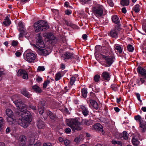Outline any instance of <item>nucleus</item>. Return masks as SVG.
<instances>
[{"label": "nucleus", "mask_w": 146, "mask_h": 146, "mask_svg": "<svg viewBox=\"0 0 146 146\" xmlns=\"http://www.w3.org/2000/svg\"><path fill=\"white\" fill-rule=\"evenodd\" d=\"M15 104L18 108L19 110L15 111V115L18 119L19 125L26 128L32 120V116L29 111L27 110V106L19 100H15Z\"/></svg>", "instance_id": "1"}, {"label": "nucleus", "mask_w": 146, "mask_h": 146, "mask_svg": "<svg viewBox=\"0 0 146 146\" xmlns=\"http://www.w3.org/2000/svg\"><path fill=\"white\" fill-rule=\"evenodd\" d=\"M91 122V120H88L85 119H82L81 123L78 122L76 119H68L66 121L67 124L72 128L73 131H74L76 130H80L82 129V128L81 126V124L82 125H89L90 124Z\"/></svg>", "instance_id": "2"}, {"label": "nucleus", "mask_w": 146, "mask_h": 146, "mask_svg": "<svg viewBox=\"0 0 146 146\" xmlns=\"http://www.w3.org/2000/svg\"><path fill=\"white\" fill-rule=\"evenodd\" d=\"M47 22L45 21L40 20L35 23L34 25L35 31L36 32L45 31L49 28L48 25L46 24Z\"/></svg>", "instance_id": "3"}, {"label": "nucleus", "mask_w": 146, "mask_h": 146, "mask_svg": "<svg viewBox=\"0 0 146 146\" xmlns=\"http://www.w3.org/2000/svg\"><path fill=\"white\" fill-rule=\"evenodd\" d=\"M112 22L116 24L113 30L110 32V36L116 38L118 37L119 32V18L117 15H114L112 16Z\"/></svg>", "instance_id": "4"}, {"label": "nucleus", "mask_w": 146, "mask_h": 146, "mask_svg": "<svg viewBox=\"0 0 146 146\" xmlns=\"http://www.w3.org/2000/svg\"><path fill=\"white\" fill-rule=\"evenodd\" d=\"M44 36L51 40V43L52 45H54L57 42V39L53 34L50 32H47L45 33Z\"/></svg>", "instance_id": "5"}, {"label": "nucleus", "mask_w": 146, "mask_h": 146, "mask_svg": "<svg viewBox=\"0 0 146 146\" xmlns=\"http://www.w3.org/2000/svg\"><path fill=\"white\" fill-rule=\"evenodd\" d=\"M93 11L94 14L97 17H101L103 14V9L102 7L98 6L94 7Z\"/></svg>", "instance_id": "6"}, {"label": "nucleus", "mask_w": 146, "mask_h": 146, "mask_svg": "<svg viewBox=\"0 0 146 146\" xmlns=\"http://www.w3.org/2000/svg\"><path fill=\"white\" fill-rule=\"evenodd\" d=\"M36 38V45L41 48H43L44 47V44L43 42V40L42 37L40 35V33L37 34Z\"/></svg>", "instance_id": "7"}, {"label": "nucleus", "mask_w": 146, "mask_h": 146, "mask_svg": "<svg viewBox=\"0 0 146 146\" xmlns=\"http://www.w3.org/2000/svg\"><path fill=\"white\" fill-rule=\"evenodd\" d=\"M26 58V60L30 62H31L35 60L36 56L35 54L33 53L30 52L27 54Z\"/></svg>", "instance_id": "8"}, {"label": "nucleus", "mask_w": 146, "mask_h": 146, "mask_svg": "<svg viewBox=\"0 0 146 146\" xmlns=\"http://www.w3.org/2000/svg\"><path fill=\"white\" fill-rule=\"evenodd\" d=\"M17 75L19 76H21L24 79L27 80L28 78L27 73L24 70H19L17 72Z\"/></svg>", "instance_id": "9"}, {"label": "nucleus", "mask_w": 146, "mask_h": 146, "mask_svg": "<svg viewBox=\"0 0 146 146\" xmlns=\"http://www.w3.org/2000/svg\"><path fill=\"white\" fill-rule=\"evenodd\" d=\"M94 129L98 131H101L102 135H104V132L103 129V127L100 123H97L93 126Z\"/></svg>", "instance_id": "10"}, {"label": "nucleus", "mask_w": 146, "mask_h": 146, "mask_svg": "<svg viewBox=\"0 0 146 146\" xmlns=\"http://www.w3.org/2000/svg\"><path fill=\"white\" fill-rule=\"evenodd\" d=\"M137 69V72L142 76H145V78L146 76V70L139 66H138Z\"/></svg>", "instance_id": "11"}, {"label": "nucleus", "mask_w": 146, "mask_h": 146, "mask_svg": "<svg viewBox=\"0 0 146 146\" xmlns=\"http://www.w3.org/2000/svg\"><path fill=\"white\" fill-rule=\"evenodd\" d=\"M26 140V137L23 135H21L19 138V146H25L26 145L25 141Z\"/></svg>", "instance_id": "12"}, {"label": "nucleus", "mask_w": 146, "mask_h": 146, "mask_svg": "<svg viewBox=\"0 0 146 146\" xmlns=\"http://www.w3.org/2000/svg\"><path fill=\"white\" fill-rule=\"evenodd\" d=\"M139 127L141 128V132L144 133L146 131V121H142L139 123Z\"/></svg>", "instance_id": "13"}, {"label": "nucleus", "mask_w": 146, "mask_h": 146, "mask_svg": "<svg viewBox=\"0 0 146 146\" xmlns=\"http://www.w3.org/2000/svg\"><path fill=\"white\" fill-rule=\"evenodd\" d=\"M35 46L36 48L38 49V50H39L38 52L40 54L44 56H46L49 54V53H48V51L46 50L40 48L37 46L35 45Z\"/></svg>", "instance_id": "14"}, {"label": "nucleus", "mask_w": 146, "mask_h": 146, "mask_svg": "<svg viewBox=\"0 0 146 146\" xmlns=\"http://www.w3.org/2000/svg\"><path fill=\"white\" fill-rule=\"evenodd\" d=\"M47 114L50 118L52 120L55 121L57 119V117L54 113H53L50 111H48L47 112Z\"/></svg>", "instance_id": "15"}, {"label": "nucleus", "mask_w": 146, "mask_h": 146, "mask_svg": "<svg viewBox=\"0 0 146 146\" xmlns=\"http://www.w3.org/2000/svg\"><path fill=\"white\" fill-rule=\"evenodd\" d=\"M119 138H120L121 139H123L125 140L128 139V137L127 132L124 131L122 133H119Z\"/></svg>", "instance_id": "16"}, {"label": "nucleus", "mask_w": 146, "mask_h": 146, "mask_svg": "<svg viewBox=\"0 0 146 146\" xmlns=\"http://www.w3.org/2000/svg\"><path fill=\"white\" fill-rule=\"evenodd\" d=\"M44 123L40 119H38L37 122V125L38 128L39 129H42L45 126Z\"/></svg>", "instance_id": "17"}, {"label": "nucleus", "mask_w": 146, "mask_h": 146, "mask_svg": "<svg viewBox=\"0 0 146 146\" xmlns=\"http://www.w3.org/2000/svg\"><path fill=\"white\" fill-rule=\"evenodd\" d=\"M102 76L104 80H109L110 79L109 74L107 72H104L102 73Z\"/></svg>", "instance_id": "18"}, {"label": "nucleus", "mask_w": 146, "mask_h": 146, "mask_svg": "<svg viewBox=\"0 0 146 146\" xmlns=\"http://www.w3.org/2000/svg\"><path fill=\"white\" fill-rule=\"evenodd\" d=\"M131 141L133 145L134 146H138L140 143V141L135 136L132 137Z\"/></svg>", "instance_id": "19"}, {"label": "nucleus", "mask_w": 146, "mask_h": 146, "mask_svg": "<svg viewBox=\"0 0 146 146\" xmlns=\"http://www.w3.org/2000/svg\"><path fill=\"white\" fill-rule=\"evenodd\" d=\"M32 89L36 93H41L42 91L37 86L35 85L32 86Z\"/></svg>", "instance_id": "20"}, {"label": "nucleus", "mask_w": 146, "mask_h": 146, "mask_svg": "<svg viewBox=\"0 0 146 146\" xmlns=\"http://www.w3.org/2000/svg\"><path fill=\"white\" fill-rule=\"evenodd\" d=\"M21 93L26 97L29 98L30 96L29 93L27 91L25 88L23 89L21 91Z\"/></svg>", "instance_id": "21"}, {"label": "nucleus", "mask_w": 146, "mask_h": 146, "mask_svg": "<svg viewBox=\"0 0 146 146\" xmlns=\"http://www.w3.org/2000/svg\"><path fill=\"white\" fill-rule=\"evenodd\" d=\"M73 55L74 54L72 53H70L68 52H66L64 54V56L66 57L65 59L66 58L68 59L72 58H73Z\"/></svg>", "instance_id": "22"}, {"label": "nucleus", "mask_w": 146, "mask_h": 146, "mask_svg": "<svg viewBox=\"0 0 146 146\" xmlns=\"http://www.w3.org/2000/svg\"><path fill=\"white\" fill-rule=\"evenodd\" d=\"M121 5L122 6H128L129 4V0H121L120 1Z\"/></svg>", "instance_id": "23"}, {"label": "nucleus", "mask_w": 146, "mask_h": 146, "mask_svg": "<svg viewBox=\"0 0 146 146\" xmlns=\"http://www.w3.org/2000/svg\"><path fill=\"white\" fill-rule=\"evenodd\" d=\"M90 103L92 105V106L95 109H97L98 107V104L95 101L92 100H90Z\"/></svg>", "instance_id": "24"}, {"label": "nucleus", "mask_w": 146, "mask_h": 146, "mask_svg": "<svg viewBox=\"0 0 146 146\" xmlns=\"http://www.w3.org/2000/svg\"><path fill=\"white\" fill-rule=\"evenodd\" d=\"M3 23L6 26H9L11 23V22L8 16L5 17Z\"/></svg>", "instance_id": "25"}, {"label": "nucleus", "mask_w": 146, "mask_h": 146, "mask_svg": "<svg viewBox=\"0 0 146 146\" xmlns=\"http://www.w3.org/2000/svg\"><path fill=\"white\" fill-rule=\"evenodd\" d=\"M81 108L82 110V112L83 115L84 116H86L88 113V109L84 106H82Z\"/></svg>", "instance_id": "26"}, {"label": "nucleus", "mask_w": 146, "mask_h": 146, "mask_svg": "<svg viewBox=\"0 0 146 146\" xmlns=\"http://www.w3.org/2000/svg\"><path fill=\"white\" fill-rule=\"evenodd\" d=\"M6 117L7 118V121L9 122V123L10 124H14L15 123L16 121V119H13L11 117Z\"/></svg>", "instance_id": "27"}, {"label": "nucleus", "mask_w": 146, "mask_h": 146, "mask_svg": "<svg viewBox=\"0 0 146 146\" xmlns=\"http://www.w3.org/2000/svg\"><path fill=\"white\" fill-rule=\"evenodd\" d=\"M106 64L108 66H110L113 61L112 58L111 57H108V58L106 59Z\"/></svg>", "instance_id": "28"}, {"label": "nucleus", "mask_w": 146, "mask_h": 146, "mask_svg": "<svg viewBox=\"0 0 146 146\" xmlns=\"http://www.w3.org/2000/svg\"><path fill=\"white\" fill-rule=\"evenodd\" d=\"M140 5L138 4H137L134 6L133 8V10L135 13H138L140 11L139 9Z\"/></svg>", "instance_id": "29"}, {"label": "nucleus", "mask_w": 146, "mask_h": 146, "mask_svg": "<svg viewBox=\"0 0 146 146\" xmlns=\"http://www.w3.org/2000/svg\"><path fill=\"white\" fill-rule=\"evenodd\" d=\"M6 113L7 116V117H12L13 116V112L9 109H7L6 110Z\"/></svg>", "instance_id": "30"}, {"label": "nucleus", "mask_w": 146, "mask_h": 146, "mask_svg": "<svg viewBox=\"0 0 146 146\" xmlns=\"http://www.w3.org/2000/svg\"><path fill=\"white\" fill-rule=\"evenodd\" d=\"M19 31L20 32L19 36L20 38L22 37L23 35L27 34V33L24 29H19Z\"/></svg>", "instance_id": "31"}, {"label": "nucleus", "mask_w": 146, "mask_h": 146, "mask_svg": "<svg viewBox=\"0 0 146 146\" xmlns=\"http://www.w3.org/2000/svg\"><path fill=\"white\" fill-rule=\"evenodd\" d=\"M82 96L84 98L86 97L87 94V91L85 88H83L82 89Z\"/></svg>", "instance_id": "32"}, {"label": "nucleus", "mask_w": 146, "mask_h": 146, "mask_svg": "<svg viewBox=\"0 0 146 146\" xmlns=\"http://www.w3.org/2000/svg\"><path fill=\"white\" fill-rule=\"evenodd\" d=\"M127 50L129 52H132L134 50V48L131 44H129L127 47Z\"/></svg>", "instance_id": "33"}, {"label": "nucleus", "mask_w": 146, "mask_h": 146, "mask_svg": "<svg viewBox=\"0 0 146 146\" xmlns=\"http://www.w3.org/2000/svg\"><path fill=\"white\" fill-rule=\"evenodd\" d=\"M134 119L136 121H138L139 123L140 121H142L141 120V116L139 115L135 116H134Z\"/></svg>", "instance_id": "34"}, {"label": "nucleus", "mask_w": 146, "mask_h": 146, "mask_svg": "<svg viewBox=\"0 0 146 146\" xmlns=\"http://www.w3.org/2000/svg\"><path fill=\"white\" fill-rule=\"evenodd\" d=\"M4 125L3 118L2 117H0V131L3 128Z\"/></svg>", "instance_id": "35"}, {"label": "nucleus", "mask_w": 146, "mask_h": 146, "mask_svg": "<svg viewBox=\"0 0 146 146\" xmlns=\"http://www.w3.org/2000/svg\"><path fill=\"white\" fill-rule=\"evenodd\" d=\"M61 77V75L60 73L59 72L57 73L55 75V80L58 81L59 80Z\"/></svg>", "instance_id": "36"}, {"label": "nucleus", "mask_w": 146, "mask_h": 146, "mask_svg": "<svg viewBox=\"0 0 146 146\" xmlns=\"http://www.w3.org/2000/svg\"><path fill=\"white\" fill-rule=\"evenodd\" d=\"M35 138L34 137H31L29 140V145H30L32 146L35 142Z\"/></svg>", "instance_id": "37"}, {"label": "nucleus", "mask_w": 146, "mask_h": 146, "mask_svg": "<svg viewBox=\"0 0 146 146\" xmlns=\"http://www.w3.org/2000/svg\"><path fill=\"white\" fill-rule=\"evenodd\" d=\"M76 80V78L74 77H72L70 79V83L71 85H72Z\"/></svg>", "instance_id": "38"}, {"label": "nucleus", "mask_w": 146, "mask_h": 146, "mask_svg": "<svg viewBox=\"0 0 146 146\" xmlns=\"http://www.w3.org/2000/svg\"><path fill=\"white\" fill-rule=\"evenodd\" d=\"M100 78L99 75L96 74L94 77V80L96 82H98Z\"/></svg>", "instance_id": "39"}, {"label": "nucleus", "mask_w": 146, "mask_h": 146, "mask_svg": "<svg viewBox=\"0 0 146 146\" xmlns=\"http://www.w3.org/2000/svg\"><path fill=\"white\" fill-rule=\"evenodd\" d=\"M50 82V81L49 80H47L45 81L43 84V88H46L47 85L48 84H49Z\"/></svg>", "instance_id": "40"}, {"label": "nucleus", "mask_w": 146, "mask_h": 146, "mask_svg": "<svg viewBox=\"0 0 146 146\" xmlns=\"http://www.w3.org/2000/svg\"><path fill=\"white\" fill-rule=\"evenodd\" d=\"M44 103L42 101L40 102H39L38 103V106H37V108H44L43 106H44Z\"/></svg>", "instance_id": "41"}, {"label": "nucleus", "mask_w": 146, "mask_h": 146, "mask_svg": "<svg viewBox=\"0 0 146 146\" xmlns=\"http://www.w3.org/2000/svg\"><path fill=\"white\" fill-rule=\"evenodd\" d=\"M135 95H136L138 100L140 102H142V100L140 99V95L139 93H135Z\"/></svg>", "instance_id": "42"}, {"label": "nucleus", "mask_w": 146, "mask_h": 146, "mask_svg": "<svg viewBox=\"0 0 146 146\" xmlns=\"http://www.w3.org/2000/svg\"><path fill=\"white\" fill-rule=\"evenodd\" d=\"M18 42L17 41L13 40L11 43V45L13 46H16L18 45Z\"/></svg>", "instance_id": "43"}, {"label": "nucleus", "mask_w": 146, "mask_h": 146, "mask_svg": "<svg viewBox=\"0 0 146 146\" xmlns=\"http://www.w3.org/2000/svg\"><path fill=\"white\" fill-rule=\"evenodd\" d=\"M45 70L44 66H39L37 68V70L39 71H43Z\"/></svg>", "instance_id": "44"}, {"label": "nucleus", "mask_w": 146, "mask_h": 146, "mask_svg": "<svg viewBox=\"0 0 146 146\" xmlns=\"http://www.w3.org/2000/svg\"><path fill=\"white\" fill-rule=\"evenodd\" d=\"M43 108H38V111L40 114H42L43 113Z\"/></svg>", "instance_id": "45"}, {"label": "nucleus", "mask_w": 146, "mask_h": 146, "mask_svg": "<svg viewBox=\"0 0 146 146\" xmlns=\"http://www.w3.org/2000/svg\"><path fill=\"white\" fill-rule=\"evenodd\" d=\"M18 25L19 26V29H23L24 26L21 22H19L18 23Z\"/></svg>", "instance_id": "46"}, {"label": "nucleus", "mask_w": 146, "mask_h": 146, "mask_svg": "<svg viewBox=\"0 0 146 146\" xmlns=\"http://www.w3.org/2000/svg\"><path fill=\"white\" fill-rule=\"evenodd\" d=\"M29 107L33 110H36V106H33L32 105H29Z\"/></svg>", "instance_id": "47"}, {"label": "nucleus", "mask_w": 146, "mask_h": 146, "mask_svg": "<svg viewBox=\"0 0 146 146\" xmlns=\"http://www.w3.org/2000/svg\"><path fill=\"white\" fill-rule=\"evenodd\" d=\"M111 88L114 91H116L117 90V86L115 85H112Z\"/></svg>", "instance_id": "48"}, {"label": "nucleus", "mask_w": 146, "mask_h": 146, "mask_svg": "<svg viewBox=\"0 0 146 146\" xmlns=\"http://www.w3.org/2000/svg\"><path fill=\"white\" fill-rule=\"evenodd\" d=\"M82 3V4H86V3H88V2L89 1H90L91 0H80Z\"/></svg>", "instance_id": "49"}, {"label": "nucleus", "mask_w": 146, "mask_h": 146, "mask_svg": "<svg viewBox=\"0 0 146 146\" xmlns=\"http://www.w3.org/2000/svg\"><path fill=\"white\" fill-rule=\"evenodd\" d=\"M121 12L124 14H125L127 12V10L126 7H124L122 8L121 9Z\"/></svg>", "instance_id": "50"}, {"label": "nucleus", "mask_w": 146, "mask_h": 146, "mask_svg": "<svg viewBox=\"0 0 146 146\" xmlns=\"http://www.w3.org/2000/svg\"><path fill=\"white\" fill-rule=\"evenodd\" d=\"M107 2L108 3L110 6L111 7H113V4L111 0H107Z\"/></svg>", "instance_id": "51"}, {"label": "nucleus", "mask_w": 146, "mask_h": 146, "mask_svg": "<svg viewBox=\"0 0 146 146\" xmlns=\"http://www.w3.org/2000/svg\"><path fill=\"white\" fill-rule=\"evenodd\" d=\"M65 132L67 133H69L71 131V130L70 128H66L64 130Z\"/></svg>", "instance_id": "52"}, {"label": "nucleus", "mask_w": 146, "mask_h": 146, "mask_svg": "<svg viewBox=\"0 0 146 146\" xmlns=\"http://www.w3.org/2000/svg\"><path fill=\"white\" fill-rule=\"evenodd\" d=\"M64 143L66 146H69L70 141L68 140H65Z\"/></svg>", "instance_id": "53"}, {"label": "nucleus", "mask_w": 146, "mask_h": 146, "mask_svg": "<svg viewBox=\"0 0 146 146\" xmlns=\"http://www.w3.org/2000/svg\"><path fill=\"white\" fill-rule=\"evenodd\" d=\"M41 143L40 142L38 141L34 144L33 146H41Z\"/></svg>", "instance_id": "54"}, {"label": "nucleus", "mask_w": 146, "mask_h": 146, "mask_svg": "<svg viewBox=\"0 0 146 146\" xmlns=\"http://www.w3.org/2000/svg\"><path fill=\"white\" fill-rule=\"evenodd\" d=\"M80 139L79 137H76L75 138L74 141L76 143H78L80 141Z\"/></svg>", "instance_id": "55"}, {"label": "nucleus", "mask_w": 146, "mask_h": 146, "mask_svg": "<svg viewBox=\"0 0 146 146\" xmlns=\"http://www.w3.org/2000/svg\"><path fill=\"white\" fill-rule=\"evenodd\" d=\"M122 50L121 46L119 45V57H121L122 58V57L121 56H120V54H121L122 52Z\"/></svg>", "instance_id": "56"}, {"label": "nucleus", "mask_w": 146, "mask_h": 146, "mask_svg": "<svg viewBox=\"0 0 146 146\" xmlns=\"http://www.w3.org/2000/svg\"><path fill=\"white\" fill-rule=\"evenodd\" d=\"M43 146H52V145L50 143H44L43 144Z\"/></svg>", "instance_id": "57"}, {"label": "nucleus", "mask_w": 146, "mask_h": 146, "mask_svg": "<svg viewBox=\"0 0 146 146\" xmlns=\"http://www.w3.org/2000/svg\"><path fill=\"white\" fill-rule=\"evenodd\" d=\"M111 142L113 144H119V141H116L114 140H113L111 141Z\"/></svg>", "instance_id": "58"}, {"label": "nucleus", "mask_w": 146, "mask_h": 146, "mask_svg": "<svg viewBox=\"0 0 146 146\" xmlns=\"http://www.w3.org/2000/svg\"><path fill=\"white\" fill-rule=\"evenodd\" d=\"M36 80L37 82H39L42 81V78H41L38 76V78L36 79Z\"/></svg>", "instance_id": "59"}, {"label": "nucleus", "mask_w": 146, "mask_h": 146, "mask_svg": "<svg viewBox=\"0 0 146 146\" xmlns=\"http://www.w3.org/2000/svg\"><path fill=\"white\" fill-rule=\"evenodd\" d=\"M65 14L68 15H69L71 13V12L70 11L68 10H66L65 11Z\"/></svg>", "instance_id": "60"}, {"label": "nucleus", "mask_w": 146, "mask_h": 146, "mask_svg": "<svg viewBox=\"0 0 146 146\" xmlns=\"http://www.w3.org/2000/svg\"><path fill=\"white\" fill-rule=\"evenodd\" d=\"M64 21L65 22V24L67 26H70L72 25H71V23H69L67 21L65 20Z\"/></svg>", "instance_id": "61"}, {"label": "nucleus", "mask_w": 146, "mask_h": 146, "mask_svg": "<svg viewBox=\"0 0 146 146\" xmlns=\"http://www.w3.org/2000/svg\"><path fill=\"white\" fill-rule=\"evenodd\" d=\"M144 77V78H140V81L141 82L142 84L144 83L145 82V80H144V79L145 78V76Z\"/></svg>", "instance_id": "62"}, {"label": "nucleus", "mask_w": 146, "mask_h": 146, "mask_svg": "<svg viewBox=\"0 0 146 146\" xmlns=\"http://www.w3.org/2000/svg\"><path fill=\"white\" fill-rule=\"evenodd\" d=\"M15 54L17 57H19L21 55V53L20 52L17 51L16 52Z\"/></svg>", "instance_id": "63"}, {"label": "nucleus", "mask_w": 146, "mask_h": 146, "mask_svg": "<svg viewBox=\"0 0 146 146\" xmlns=\"http://www.w3.org/2000/svg\"><path fill=\"white\" fill-rule=\"evenodd\" d=\"M82 37L84 39L86 40L87 38V36L86 34L83 35L82 36Z\"/></svg>", "instance_id": "64"}]
</instances>
